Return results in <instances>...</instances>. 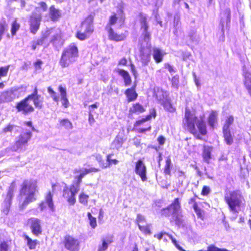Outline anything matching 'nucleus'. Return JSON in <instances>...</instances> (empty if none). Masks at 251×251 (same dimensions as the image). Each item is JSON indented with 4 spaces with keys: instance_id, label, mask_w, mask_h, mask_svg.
I'll list each match as a JSON object with an SVG mask.
<instances>
[{
    "instance_id": "e433bc0d",
    "label": "nucleus",
    "mask_w": 251,
    "mask_h": 251,
    "mask_svg": "<svg viewBox=\"0 0 251 251\" xmlns=\"http://www.w3.org/2000/svg\"><path fill=\"white\" fill-rule=\"evenodd\" d=\"M11 35L12 37L15 36L17 31L20 29L21 25L18 22L17 18H15L11 23L10 25Z\"/></svg>"
},
{
    "instance_id": "680f3d73",
    "label": "nucleus",
    "mask_w": 251,
    "mask_h": 251,
    "mask_svg": "<svg viewBox=\"0 0 251 251\" xmlns=\"http://www.w3.org/2000/svg\"><path fill=\"white\" fill-rule=\"evenodd\" d=\"M127 64V59L124 57L122 58H121L118 62V65L119 66H126Z\"/></svg>"
},
{
    "instance_id": "ea45409f",
    "label": "nucleus",
    "mask_w": 251,
    "mask_h": 251,
    "mask_svg": "<svg viewBox=\"0 0 251 251\" xmlns=\"http://www.w3.org/2000/svg\"><path fill=\"white\" fill-rule=\"evenodd\" d=\"M168 206L170 208L173 209L174 213L180 210L181 209V204L179 198L175 199Z\"/></svg>"
},
{
    "instance_id": "8fccbe9b",
    "label": "nucleus",
    "mask_w": 251,
    "mask_h": 251,
    "mask_svg": "<svg viewBox=\"0 0 251 251\" xmlns=\"http://www.w3.org/2000/svg\"><path fill=\"white\" fill-rule=\"evenodd\" d=\"M162 105L164 108L168 111L174 112L175 111V108L173 106L171 102L169 100H166L162 103Z\"/></svg>"
},
{
    "instance_id": "c756f323",
    "label": "nucleus",
    "mask_w": 251,
    "mask_h": 251,
    "mask_svg": "<svg viewBox=\"0 0 251 251\" xmlns=\"http://www.w3.org/2000/svg\"><path fill=\"white\" fill-rule=\"evenodd\" d=\"M50 33L46 32V34L42 36L40 38L37 39L36 41H33L31 42V48L32 50H35L38 46H42L45 40L49 36Z\"/></svg>"
},
{
    "instance_id": "39448f33",
    "label": "nucleus",
    "mask_w": 251,
    "mask_h": 251,
    "mask_svg": "<svg viewBox=\"0 0 251 251\" xmlns=\"http://www.w3.org/2000/svg\"><path fill=\"white\" fill-rule=\"evenodd\" d=\"M242 195L237 190L226 193L224 196V201L228 205L230 211L237 213L241 210L242 205Z\"/></svg>"
},
{
    "instance_id": "9d476101",
    "label": "nucleus",
    "mask_w": 251,
    "mask_h": 251,
    "mask_svg": "<svg viewBox=\"0 0 251 251\" xmlns=\"http://www.w3.org/2000/svg\"><path fill=\"white\" fill-rule=\"evenodd\" d=\"M61 243L64 248L69 251H78L80 249V241L72 235H66Z\"/></svg>"
},
{
    "instance_id": "72a5a7b5",
    "label": "nucleus",
    "mask_w": 251,
    "mask_h": 251,
    "mask_svg": "<svg viewBox=\"0 0 251 251\" xmlns=\"http://www.w3.org/2000/svg\"><path fill=\"white\" fill-rule=\"evenodd\" d=\"M223 137L226 144L231 145L233 143V138L230 129H222Z\"/></svg>"
},
{
    "instance_id": "de8ad7c7",
    "label": "nucleus",
    "mask_w": 251,
    "mask_h": 251,
    "mask_svg": "<svg viewBox=\"0 0 251 251\" xmlns=\"http://www.w3.org/2000/svg\"><path fill=\"white\" fill-rule=\"evenodd\" d=\"M182 217V215L175 214L172 217V219L170 220V222H174L176 225L179 226L183 223Z\"/></svg>"
},
{
    "instance_id": "9b49d317",
    "label": "nucleus",
    "mask_w": 251,
    "mask_h": 251,
    "mask_svg": "<svg viewBox=\"0 0 251 251\" xmlns=\"http://www.w3.org/2000/svg\"><path fill=\"white\" fill-rule=\"evenodd\" d=\"M28 98L27 96L16 103L15 108L18 112L26 115L34 111V107L29 103Z\"/></svg>"
},
{
    "instance_id": "c9c22d12",
    "label": "nucleus",
    "mask_w": 251,
    "mask_h": 251,
    "mask_svg": "<svg viewBox=\"0 0 251 251\" xmlns=\"http://www.w3.org/2000/svg\"><path fill=\"white\" fill-rule=\"evenodd\" d=\"M8 24L5 18H0V41L3 35L7 31Z\"/></svg>"
},
{
    "instance_id": "7ed1b4c3",
    "label": "nucleus",
    "mask_w": 251,
    "mask_h": 251,
    "mask_svg": "<svg viewBox=\"0 0 251 251\" xmlns=\"http://www.w3.org/2000/svg\"><path fill=\"white\" fill-rule=\"evenodd\" d=\"M94 16L92 14L88 15L79 25V29L76 31L75 37L80 41L88 39L94 32Z\"/></svg>"
},
{
    "instance_id": "a18cd8bd",
    "label": "nucleus",
    "mask_w": 251,
    "mask_h": 251,
    "mask_svg": "<svg viewBox=\"0 0 251 251\" xmlns=\"http://www.w3.org/2000/svg\"><path fill=\"white\" fill-rule=\"evenodd\" d=\"M89 198V195L83 192L80 193L78 196L79 202L84 205H87L88 204Z\"/></svg>"
},
{
    "instance_id": "a19ab883",
    "label": "nucleus",
    "mask_w": 251,
    "mask_h": 251,
    "mask_svg": "<svg viewBox=\"0 0 251 251\" xmlns=\"http://www.w3.org/2000/svg\"><path fill=\"white\" fill-rule=\"evenodd\" d=\"M124 142L123 137L117 136L112 143L114 148L117 150L121 148Z\"/></svg>"
},
{
    "instance_id": "3c124183",
    "label": "nucleus",
    "mask_w": 251,
    "mask_h": 251,
    "mask_svg": "<svg viewBox=\"0 0 251 251\" xmlns=\"http://www.w3.org/2000/svg\"><path fill=\"white\" fill-rule=\"evenodd\" d=\"M47 91L54 101L58 102L59 101V98L57 93L53 90L51 86H49L47 88Z\"/></svg>"
},
{
    "instance_id": "2eb2a0df",
    "label": "nucleus",
    "mask_w": 251,
    "mask_h": 251,
    "mask_svg": "<svg viewBox=\"0 0 251 251\" xmlns=\"http://www.w3.org/2000/svg\"><path fill=\"white\" fill-rule=\"evenodd\" d=\"M27 225L29 226L31 233L35 236H39L42 233L41 221L37 218H30L27 220Z\"/></svg>"
},
{
    "instance_id": "f03ea898",
    "label": "nucleus",
    "mask_w": 251,
    "mask_h": 251,
    "mask_svg": "<svg viewBox=\"0 0 251 251\" xmlns=\"http://www.w3.org/2000/svg\"><path fill=\"white\" fill-rule=\"evenodd\" d=\"M38 187L37 180L32 179H25L20 184L18 198L23 200L20 204L21 209H25L30 203L35 201Z\"/></svg>"
},
{
    "instance_id": "0e129e2a",
    "label": "nucleus",
    "mask_w": 251,
    "mask_h": 251,
    "mask_svg": "<svg viewBox=\"0 0 251 251\" xmlns=\"http://www.w3.org/2000/svg\"><path fill=\"white\" fill-rule=\"evenodd\" d=\"M178 82H179V77L177 75L172 77V84L173 86H177V84L178 83Z\"/></svg>"
},
{
    "instance_id": "423d86ee",
    "label": "nucleus",
    "mask_w": 251,
    "mask_h": 251,
    "mask_svg": "<svg viewBox=\"0 0 251 251\" xmlns=\"http://www.w3.org/2000/svg\"><path fill=\"white\" fill-rule=\"evenodd\" d=\"M16 187L17 185L16 181H12L8 189L5 198L2 203L1 212L4 215H7L10 212L12 200L14 196V193L16 189Z\"/></svg>"
},
{
    "instance_id": "ddd939ff",
    "label": "nucleus",
    "mask_w": 251,
    "mask_h": 251,
    "mask_svg": "<svg viewBox=\"0 0 251 251\" xmlns=\"http://www.w3.org/2000/svg\"><path fill=\"white\" fill-rule=\"evenodd\" d=\"M125 19V14L123 7L122 6L117 10V13L113 12L109 16L108 22L106 26L112 27V26L115 25L118 22L120 23L121 25H124Z\"/></svg>"
},
{
    "instance_id": "bf43d9fd",
    "label": "nucleus",
    "mask_w": 251,
    "mask_h": 251,
    "mask_svg": "<svg viewBox=\"0 0 251 251\" xmlns=\"http://www.w3.org/2000/svg\"><path fill=\"white\" fill-rule=\"evenodd\" d=\"M210 192V188L207 186L204 185L202 188V190L201 191V195L202 196H207L209 194Z\"/></svg>"
},
{
    "instance_id": "b1692460",
    "label": "nucleus",
    "mask_w": 251,
    "mask_h": 251,
    "mask_svg": "<svg viewBox=\"0 0 251 251\" xmlns=\"http://www.w3.org/2000/svg\"><path fill=\"white\" fill-rule=\"evenodd\" d=\"M115 71L123 78L125 86H129L131 85V77L127 71L122 69H117Z\"/></svg>"
},
{
    "instance_id": "412c9836",
    "label": "nucleus",
    "mask_w": 251,
    "mask_h": 251,
    "mask_svg": "<svg viewBox=\"0 0 251 251\" xmlns=\"http://www.w3.org/2000/svg\"><path fill=\"white\" fill-rule=\"evenodd\" d=\"M146 122L143 117L136 120L133 124V129L136 131L138 133H144L147 131H150L151 129V126H149L145 128H139V126L143 125Z\"/></svg>"
},
{
    "instance_id": "f704fd0d",
    "label": "nucleus",
    "mask_w": 251,
    "mask_h": 251,
    "mask_svg": "<svg viewBox=\"0 0 251 251\" xmlns=\"http://www.w3.org/2000/svg\"><path fill=\"white\" fill-rule=\"evenodd\" d=\"M58 126L60 128H64L67 130L71 129L73 127L72 123L67 118L60 120Z\"/></svg>"
},
{
    "instance_id": "f257e3e1",
    "label": "nucleus",
    "mask_w": 251,
    "mask_h": 251,
    "mask_svg": "<svg viewBox=\"0 0 251 251\" xmlns=\"http://www.w3.org/2000/svg\"><path fill=\"white\" fill-rule=\"evenodd\" d=\"M182 126L185 131L192 134L196 139L203 140L202 136H206L208 133L204 121L199 120L189 109H185Z\"/></svg>"
},
{
    "instance_id": "58836bf2",
    "label": "nucleus",
    "mask_w": 251,
    "mask_h": 251,
    "mask_svg": "<svg viewBox=\"0 0 251 251\" xmlns=\"http://www.w3.org/2000/svg\"><path fill=\"white\" fill-rule=\"evenodd\" d=\"M112 155V154H108L106 155V161L107 162V164L103 163L102 169H105L107 167H109L112 164L117 165L119 163V161L116 159L111 158Z\"/></svg>"
},
{
    "instance_id": "f3484780",
    "label": "nucleus",
    "mask_w": 251,
    "mask_h": 251,
    "mask_svg": "<svg viewBox=\"0 0 251 251\" xmlns=\"http://www.w3.org/2000/svg\"><path fill=\"white\" fill-rule=\"evenodd\" d=\"M146 112V107L140 102L133 103L129 107L128 113V117L131 118L134 115H139Z\"/></svg>"
},
{
    "instance_id": "37998d69",
    "label": "nucleus",
    "mask_w": 251,
    "mask_h": 251,
    "mask_svg": "<svg viewBox=\"0 0 251 251\" xmlns=\"http://www.w3.org/2000/svg\"><path fill=\"white\" fill-rule=\"evenodd\" d=\"M156 110L154 108L150 109L149 113L144 117H143L146 122L150 121L152 119H155L156 117Z\"/></svg>"
},
{
    "instance_id": "052dcab7",
    "label": "nucleus",
    "mask_w": 251,
    "mask_h": 251,
    "mask_svg": "<svg viewBox=\"0 0 251 251\" xmlns=\"http://www.w3.org/2000/svg\"><path fill=\"white\" fill-rule=\"evenodd\" d=\"M223 14L226 17L227 22L229 23L230 21L231 12L229 9H227L223 12Z\"/></svg>"
},
{
    "instance_id": "13d9d810",
    "label": "nucleus",
    "mask_w": 251,
    "mask_h": 251,
    "mask_svg": "<svg viewBox=\"0 0 251 251\" xmlns=\"http://www.w3.org/2000/svg\"><path fill=\"white\" fill-rule=\"evenodd\" d=\"M169 234L168 233H167L165 231H162L159 233L154 234L153 237L155 238H156L157 239H158V240H161L162 239L163 236L167 235L168 236Z\"/></svg>"
},
{
    "instance_id": "a211bd4d",
    "label": "nucleus",
    "mask_w": 251,
    "mask_h": 251,
    "mask_svg": "<svg viewBox=\"0 0 251 251\" xmlns=\"http://www.w3.org/2000/svg\"><path fill=\"white\" fill-rule=\"evenodd\" d=\"M29 100L33 101L35 108L41 109L43 107V98L38 94V89L37 86L34 88L33 92L27 95Z\"/></svg>"
},
{
    "instance_id": "1a4fd4ad",
    "label": "nucleus",
    "mask_w": 251,
    "mask_h": 251,
    "mask_svg": "<svg viewBox=\"0 0 251 251\" xmlns=\"http://www.w3.org/2000/svg\"><path fill=\"white\" fill-rule=\"evenodd\" d=\"M78 191L79 187L72 184L63 189L62 197L69 205H74L76 202L75 196Z\"/></svg>"
},
{
    "instance_id": "c85d7f7f",
    "label": "nucleus",
    "mask_w": 251,
    "mask_h": 251,
    "mask_svg": "<svg viewBox=\"0 0 251 251\" xmlns=\"http://www.w3.org/2000/svg\"><path fill=\"white\" fill-rule=\"evenodd\" d=\"M244 77V84L250 95L251 96V73L248 72L243 74Z\"/></svg>"
},
{
    "instance_id": "20e7f679",
    "label": "nucleus",
    "mask_w": 251,
    "mask_h": 251,
    "mask_svg": "<svg viewBox=\"0 0 251 251\" xmlns=\"http://www.w3.org/2000/svg\"><path fill=\"white\" fill-rule=\"evenodd\" d=\"M78 49L75 44H71L62 51L59 64L62 68L68 67L78 57Z\"/></svg>"
},
{
    "instance_id": "69168bd1",
    "label": "nucleus",
    "mask_w": 251,
    "mask_h": 251,
    "mask_svg": "<svg viewBox=\"0 0 251 251\" xmlns=\"http://www.w3.org/2000/svg\"><path fill=\"white\" fill-rule=\"evenodd\" d=\"M88 121L91 125H93L95 122V119L92 114V110H91L89 111Z\"/></svg>"
},
{
    "instance_id": "09e8293b",
    "label": "nucleus",
    "mask_w": 251,
    "mask_h": 251,
    "mask_svg": "<svg viewBox=\"0 0 251 251\" xmlns=\"http://www.w3.org/2000/svg\"><path fill=\"white\" fill-rule=\"evenodd\" d=\"M140 230L145 234H151V231L150 228V225L147 224L145 226L139 225L138 226Z\"/></svg>"
},
{
    "instance_id": "6ab92c4d",
    "label": "nucleus",
    "mask_w": 251,
    "mask_h": 251,
    "mask_svg": "<svg viewBox=\"0 0 251 251\" xmlns=\"http://www.w3.org/2000/svg\"><path fill=\"white\" fill-rule=\"evenodd\" d=\"M135 172L142 181H147V167L141 159H138L135 163Z\"/></svg>"
},
{
    "instance_id": "5701e85b",
    "label": "nucleus",
    "mask_w": 251,
    "mask_h": 251,
    "mask_svg": "<svg viewBox=\"0 0 251 251\" xmlns=\"http://www.w3.org/2000/svg\"><path fill=\"white\" fill-rule=\"evenodd\" d=\"M100 171L98 168L91 167L89 169H84L80 174L76 176V185L79 187V184L82 182V179L87 174L92 173H97Z\"/></svg>"
},
{
    "instance_id": "5fc2aeb1",
    "label": "nucleus",
    "mask_w": 251,
    "mask_h": 251,
    "mask_svg": "<svg viewBox=\"0 0 251 251\" xmlns=\"http://www.w3.org/2000/svg\"><path fill=\"white\" fill-rule=\"evenodd\" d=\"M171 208L169 206L167 207L162 208L160 210V215L162 217H169L171 215Z\"/></svg>"
},
{
    "instance_id": "473e14b6",
    "label": "nucleus",
    "mask_w": 251,
    "mask_h": 251,
    "mask_svg": "<svg viewBox=\"0 0 251 251\" xmlns=\"http://www.w3.org/2000/svg\"><path fill=\"white\" fill-rule=\"evenodd\" d=\"M113 236L112 235H108L105 239L102 240V244L98 248V251H105L108 248V244L113 242Z\"/></svg>"
},
{
    "instance_id": "6e6d98bb",
    "label": "nucleus",
    "mask_w": 251,
    "mask_h": 251,
    "mask_svg": "<svg viewBox=\"0 0 251 251\" xmlns=\"http://www.w3.org/2000/svg\"><path fill=\"white\" fill-rule=\"evenodd\" d=\"M146 220L144 216L141 214H138L137 215V217L135 220V223L139 226V225H141V223H146Z\"/></svg>"
},
{
    "instance_id": "864d4df0",
    "label": "nucleus",
    "mask_w": 251,
    "mask_h": 251,
    "mask_svg": "<svg viewBox=\"0 0 251 251\" xmlns=\"http://www.w3.org/2000/svg\"><path fill=\"white\" fill-rule=\"evenodd\" d=\"M87 216L90 221V225L92 228H95L97 226L96 218L93 217L90 212L87 213Z\"/></svg>"
},
{
    "instance_id": "f8f14e48",
    "label": "nucleus",
    "mask_w": 251,
    "mask_h": 251,
    "mask_svg": "<svg viewBox=\"0 0 251 251\" xmlns=\"http://www.w3.org/2000/svg\"><path fill=\"white\" fill-rule=\"evenodd\" d=\"M32 136V133L31 131L29 130L21 133L14 143L16 150H21L27 146L28 143L30 140Z\"/></svg>"
},
{
    "instance_id": "4be33fe9",
    "label": "nucleus",
    "mask_w": 251,
    "mask_h": 251,
    "mask_svg": "<svg viewBox=\"0 0 251 251\" xmlns=\"http://www.w3.org/2000/svg\"><path fill=\"white\" fill-rule=\"evenodd\" d=\"M49 15L51 21L57 22L62 17L61 10L56 8L54 5H51L49 8Z\"/></svg>"
},
{
    "instance_id": "79ce46f5",
    "label": "nucleus",
    "mask_w": 251,
    "mask_h": 251,
    "mask_svg": "<svg viewBox=\"0 0 251 251\" xmlns=\"http://www.w3.org/2000/svg\"><path fill=\"white\" fill-rule=\"evenodd\" d=\"M172 161L171 158L168 157L165 161V165L164 168V173L165 175L171 176V175Z\"/></svg>"
},
{
    "instance_id": "393cba45",
    "label": "nucleus",
    "mask_w": 251,
    "mask_h": 251,
    "mask_svg": "<svg viewBox=\"0 0 251 251\" xmlns=\"http://www.w3.org/2000/svg\"><path fill=\"white\" fill-rule=\"evenodd\" d=\"M213 148L212 146H203L202 152V157L204 162L207 164L210 163V160L212 158L211 152Z\"/></svg>"
},
{
    "instance_id": "cd10ccee",
    "label": "nucleus",
    "mask_w": 251,
    "mask_h": 251,
    "mask_svg": "<svg viewBox=\"0 0 251 251\" xmlns=\"http://www.w3.org/2000/svg\"><path fill=\"white\" fill-rule=\"evenodd\" d=\"M139 57L143 66H147L151 61L150 53L146 52L144 48L140 50Z\"/></svg>"
},
{
    "instance_id": "e2e57ef3",
    "label": "nucleus",
    "mask_w": 251,
    "mask_h": 251,
    "mask_svg": "<svg viewBox=\"0 0 251 251\" xmlns=\"http://www.w3.org/2000/svg\"><path fill=\"white\" fill-rule=\"evenodd\" d=\"M130 70H131V72L133 75L134 76L135 78H136V77H137V75H138V74H137V71L136 70L134 65L133 63H131L130 64Z\"/></svg>"
},
{
    "instance_id": "bb28decb",
    "label": "nucleus",
    "mask_w": 251,
    "mask_h": 251,
    "mask_svg": "<svg viewBox=\"0 0 251 251\" xmlns=\"http://www.w3.org/2000/svg\"><path fill=\"white\" fill-rule=\"evenodd\" d=\"M58 90L60 93L62 105L65 108H68L70 103L67 98V93L65 88L63 87L61 85H59Z\"/></svg>"
},
{
    "instance_id": "338daca9",
    "label": "nucleus",
    "mask_w": 251,
    "mask_h": 251,
    "mask_svg": "<svg viewBox=\"0 0 251 251\" xmlns=\"http://www.w3.org/2000/svg\"><path fill=\"white\" fill-rule=\"evenodd\" d=\"M43 64V61L40 59H37L34 63V66L36 69H40L41 65Z\"/></svg>"
},
{
    "instance_id": "aec40b11",
    "label": "nucleus",
    "mask_w": 251,
    "mask_h": 251,
    "mask_svg": "<svg viewBox=\"0 0 251 251\" xmlns=\"http://www.w3.org/2000/svg\"><path fill=\"white\" fill-rule=\"evenodd\" d=\"M136 83L134 84L130 88L126 89L124 92L128 102L134 101L138 97V93L136 91Z\"/></svg>"
},
{
    "instance_id": "7c9ffc66",
    "label": "nucleus",
    "mask_w": 251,
    "mask_h": 251,
    "mask_svg": "<svg viewBox=\"0 0 251 251\" xmlns=\"http://www.w3.org/2000/svg\"><path fill=\"white\" fill-rule=\"evenodd\" d=\"M153 58L156 63H159L163 61L164 53L158 48L153 49Z\"/></svg>"
},
{
    "instance_id": "4d7b16f0",
    "label": "nucleus",
    "mask_w": 251,
    "mask_h": 251,
    "mask_svg": "<svg viewBox=\"0 0 251 251\" xmlns=\"http://www.w3.org/2000/svg\"><path fill=\"white\" fill-rule=\"evenodd\" d=\"M9 70V66L0 67V77H4L7 75Z\"/></svg>"
},
{
    "instance_id": "4468645a",
    "label": "nucleus",
    "mask_w": 251,
    "mask_h": 251,
    "mask_svg": "<svg viewBox=\"0 0 251 251\" xmlns=\"http://www.w3.org/2000/svg\"><path fill=\"white\" fill-rule=\"evenodd\" d=\"M106 30L108 34V38L110 41L120 42L125 41L128 34V31L125 30L124 32L120 33L115 30L112 27L106 26Z\"/></svg>"
},
{
    "instance_id": "a878e982",
    "label": "nucleus",
    "mask_w": 251,
    "mask_h": 251,
    "mask_svg": "<svg viewBox=\"0 0 251 251\" xmlns=\"http://www.w3.org/2000/svg\"><path fill=\"white\" fill-rule=\"evenodd\" d=\"M218 121V113L217 111L212 110L210 111L207 118V122L209 126L213 129Z\"/></svg>"
},
{
    "instance_id": "4c0bfd02",
    "label": "nucleus",
    "mask_w": 251,
    "mask_h": 251,
    "mask_svg": "<svg viewBox=\"0 0 251 251\" xmlns=\"http://www.w3.org/2000/svg\"><path fill=\"white\" fill-rule=\"evenodd\" d=\"M12 93H13V92H10L8 90L1 92L0 94V102L11 101V95Z\"/></svg>"
},
{
    "instance_id": "49530a36",
    "label": "nucleus",
    "mask_w": 251,
    "mask_h": 251,
    "mask_svg": "<svg viewBox=\"0 0 251 251\" xmlns=\"http://www.w3.org/2000/svg\"><path fill=\"white\" fill-rule=\"evenodd\" d=\"M234 117L232 115L228 116L226 120L222 129H230V126L233 123Z\"/></svg>"
},
{
    "instance_id": "c03bdc74",
    "label": "nucleus",
    "mask_w": 251,
    "mask_h": 251,
    "mask_svg": "<svg viewBox=\"0 0 251 251\" xmlns=\"http://www.w3.org/2000/svg\"><path fill=\"white\" fill-rule=\"evenodd\" d=\"M197 217L202 220H203L205 218V211L201 209L199 206L195 205V207L193 208Z\"/></svg>"
},
{
    "instance_id": "603ef678",
    "label": "nucleus",
    "mask_w": 251,
    "mask_h": 251,
    "mask_svg": "<svg viewBox=\"0 0 251 251\" xmlns=\"http://www.w3.org/2000/svg\"><path fill=\"white\" fill-rule=\"evenodd\" d=\"M16 127V126L15 125L9 124L2 128L1 131L0 132V134L5 133L7 132H12L14 128Z\"/></svg>"
},
{
    "instance_id": "2f4dec72",
    "label": "nucleus",
    "mask_w": 251,
    "mask_h": 251,
    "mask_svg": "<svg viewBox=\"0 0 251 251\" xmlns=\"http://www.w3.org/2000/svg\"><path fill=\"white\" fill-rule=\"evenodd\" d=\"M23 237L26 241V245L30 250H34L36 246L39 244V242L37 239L32 240L26 234H23Z\"/></svg>"
},
{
    "instance_id": "774afa93",
    "label": "nucleus",
    "mask_w": 251,
    "mask_h": 251,
    "mask_svg": "<svg viewBox=\"0 0 251 251\" xmlns=\"http://www.w3.org/2000/svg\"><path fill=\"white\" fill-rule=\"evenodd\" d=\"M40 7L42 9L43 11H46L48 9V5L44 1H40L38 3Z\"/></svg>"
},
{
    "instance_id": "6e6552de",
    "label": "nucleus",
    "mask_w": 251,
    "mask_h": 251,
    "mask_svg": "<svg viewBox=\"0 0 251 251\" xmlns=\"http://www.w3.org/2000/svg\"><path fill=\"white\" fill-rule=\"evenodd\" d=\"M140 30L142 40L146 42H149L151 38V33L149 30V25L147 16L142 12L138 14Z\"/></svg>"
},
{
    "instance_id": "dca6fc26",
    "label": "nucleus",
    "mask_w": 251,
    "mask_h": 251,
    "mask_svg": "<svg viewBox=\"0 0 251 251\" xmlns=\"http://www.w3.org/2000/svg\"><path fill=\"white\" fill-rule=\"evenodd\" d=\"M53 194L51 191H48L45 195L44 201H42L39 204V207L41 211L44 210L47 205L49 207L51 211L55 210V207L54 205L53 200Z\"/></svg>"
},
{
    "instance_id": "0eeeda50",
    "label": "nucleus",
    "mask_w": 251,
    "mask_h": 251,
    "mask_svg": "<svg viewBox=\"0 0 251 251\" xmlns=\"http://www.w3.org/2000/svg\"><path fill=\"white\" fill-rule=\"evenodd\" d=\"M42 18L39 7H36L35 11H33L30 16L28 21L30 32L33 34H36L39 29Z\"/></svg>"
}]
</instances>
